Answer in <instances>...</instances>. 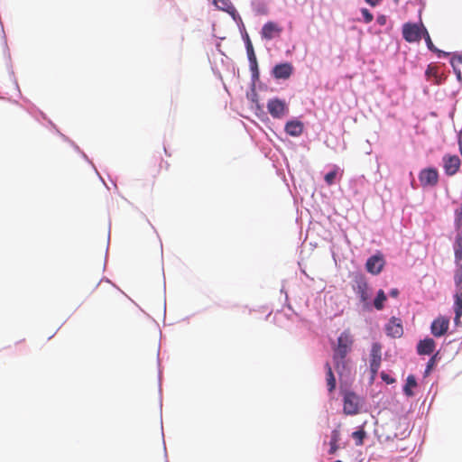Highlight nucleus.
I'll return each instance as SVG.
<instances>
[{
	"label": "nucleus",
	"mask_w": 462,
	"mask_h": 462,
	"mask_svg": "<svg viewBox=\"0 0 462 462\" xmlns=\"http://www.w3.org/2000/svg\"><path fill=\"white\" fill-rule=\"evenodd\" d=\"M354 343L353 337L349 330L343 331L337 338V346L334 349L333 359L338 366L339 361H343L351 351Z\"/></svg>",
	"instance_id": "nucleus-1"
},
{
	"label": "nucleus",
	"mask_w": 462,
	"mask_h": 462,
	"mask_svg": "<svg viewBox=\"0 0 462 462\" xmlns=\"http://www.w3.org/2000/svg\"><path fill=\"white\" fill-rule=\"evenodd\" d=\"M354 291L358 295L365 310H371L370 292L365 277L361 273L354 274Z\"/></svg>",
	"instance_id": "nucleus-2"
},
{
	"label": "nucleus",
	"mask_w": 462,
	"mask_h": 462,
	"mask_svg": "<svg viewBox=\"0 0 462 462\" xmlns=\"http://www.w3.org/2000/svg\"><path fill=\"white\" fill-rule=\"evenodd\" d=\"M423 28L422 24L406 23L402 25V36L408 42H418L422 38Z\"/></svg>",
	"instance_id": "nucleus-3"
},
{
	"label": "nucleus",
	"mask_w": 462,
	"mask_h": 462,
	"mask_svg": "<svg viewBox=\"0 0 462 462\" xmlns=\"http://www.w3.org/2000/svg\"><path fill=\"white\" fill-rule=\"evenodd\" d=\"M343 401V411L345 414L356 415L359 412L361 400L354 392H346Z\"/></svg>",
	"instance_id": "nucleus-4"
},
{
	"label": "nucleus",
	"mask_w": 462,
	"mask_h": 462,
	"mask_svg": "<svg viewBox=\"0 0 462 462\" xmlns=\"http://www.w3.org/2000/svg\"><path fill=\"white\" fill-rule=\"evenodd\" d=\"M419 180L423 188L434 187L439 181V172L434 168H427L420 171Z\"/></svg>",
	"instance_id": "nucleus-5"
},
{
	"label": "nucleus",
	"mask_w": 462,
	"mask_h": 462,
	"mask_svg": "<svg viewBox=\"0 0 462 462\" xmlns=\"http://www.w3.org/2000/svg\"><path fill=\"white\" fill-rule=\"evenodd\" d=\"M442 162L444 171L448 176L455 175L460 169L461 161L457 155L445 154Z\"/></svg>",
	"instance_id": "nucleus-6"
},
{
	"label": "nucleus",
	"mask_w": 462,
	"mask_h": 462,
	"mask_svg": "<svg viewBox=\"0 0 462 462\" xmlns=\"http://www.w3.org/2000/svg\"><path fill=\"white\" fill-rule=\"evenodd\" d=\"M382 361V345L378 342H375L372 345L371 353H370V370L374 376L381 365Z\"/></svg>",
	"instance_id": "nucleus-7"
},
{
	"label": "nucleus",
	"mask_w": 462,
	"mask_h": 462,
	"mask_svg": "<svg viewBox=\"0 0 462 462\" xmlns=\"http://www.w3.org/2000/svg\"><path fill=\"white\" fill-rule=\"evenodd\" d=\"M267 109L273 118H282L288 112V107L285 102L278 98L269 100L267 103Z\"/></svg>",
	"instance_id": "nucleus-8"
},
{
	"label": "nucleus",
	"mask_w": 462,
	"mask_h": 462,
	"mask_svg": "<svg viewBox=\"0 0 462 462\" xmlns=\"http://www.w3.org/2000/svg\"><path fill=\"white\" fill-rule=\"evenodd\" d=\"M448 328L449 319L444 316H439L432 321L430 331L434 337H439L448 332Z\"/></svg>",
	"instance_id": "nucleus-9"
},
{
	"label": "nucleus",
	"mask_w": 462,
	"mask_h": 462,
	"mask_svg": "<svg viewBox=\"0 0 462 462\" xmlns=\"http://www.w3.org/2000/svg\"><path fill=\"white\" fill-rule=\"evenodd\" d=\"M384 263L385 262L383 255L381 254H377L367 259L365 268L371 274L377 275L382 272Z\"/></svg>",
	"instance_id": "nucleus-10"
},
{
	"label": "nucleus",
	"mask_w": 462,
	"mask_h": 462,
	"mask_svg": "<svg viewBox=\"0 0 462 462\" xmlns=\"http://www.w3.org/2000/svg\"><path fill=\"white\" fill-rule=\"evenodd\" d=\"M282 32V26L274 22L269 21L262 27L261 36L263 39L270 41L275 37H279Z\"/></svg>",
	"instance_id": "nucleus-11"
},
{
	"label": "nucleus",
	"mask_w": 462,
	"mask_h": 462,
	"mask_svg": "<svg viewBox=\"0 0 462 462\" xmlns=\"http://www.w3.org/2000/svg\"><path fill=\"white\" fill-rule=\"evenodd\" d=\"M385 332L387 336L399 338L403 335V327L402 320L398 318L392 317L389 322L385 325Z\"/></svg>",
	"instance_id": "nucleus-12"
},
{
	"label": "nucleus",
	"mask_w": 462,
	"mask_h": 462,
	"mask_svg": "<svg viewBox=\"0 0 462 462\" xmlns=\"http://www.w3.org/2000/svg\"><path fill=\"white\" fill-rule=\"evenodd\" d=\"M292 71V65L289 62H285L275 65L273 69V75L278 79H287L291 76Z\"/></svg>",
	"instance_id": "nucleus-13"
},
{
	"label": "nucleus",
	"mask_w": 462,
	"mask_h": 462,
	"mask_svg": "<svg viewBox=\"0 0 462 462\" xmlns=\"http://www.w3.org/2000/svg\"><path fill=\"white\" fill-rule=\"evenodd\" d=\"M453 309H454V312H455L454 323L456 326H460L461 325L460 319L462 317V291L461 290H456V292L454 295Z\"/></svg>",
	"instance_id": "nucleus-14"
},
{
	"label": "nucleus",
	"mask_w": 462,
	"mask_h": 462,
	"mask_svg": "<svg viewBox=\"0 0 462 462\" xmlns=\"http://www.w3.org/2000/svg\"><path fill=\"white\" fill-rule=\"evenodd\" d=\"M436 343L432 338H425L420 340L417 345V352L419 355H430L434 352Z\"/></svg>",
	"instance_id": "nucleus-15"
},
{
	"label": "nucleus",
	"mask_w": 462,
	"mask_h": 462,
	"mask_svg": "<svg viewBox=\"0 0 462 462\" xmlns=\"http://www.w3.org/2000/svg\"><path fill=\"white\" fill-rule=\"evenodd\" d=\"M284 129L291 136H300L303 132V124L300 120H291L286 123Z\"/></svg>",
	"instance_id": "nucleus-16"
},
{
	"label": "nucleus",
	"mask_w": 462,
	"mask_h": 462,
	"mask_svg": "<svg viewBox=\"0 0 462 462\" xmlns=\"http://www.w3.org/2000/svg\"><path fill=\"white\" fill-rule=\"evenodd\" d=\"M340 440V430L335 429L331 431L328 454L334 455L339 448L338 442Z\"/></svg>",
	"instance_id": "nucleus-17"
},
{
	"label": "nucleus",
	"mask_w": 462,
	"mask_h": 462,
	"mask_svg": "<svg viewBox=\"0 0 462 462\" xmlns=\"http://www.w3.org/2000/svg\"><path fill=\"white\" fill-rule=\"evenodd\" d=\"M245 47H246V52H247L248 60L250 61L251 68H252V69H255L257 71V60H256V56L254 53L253 44H252L248 35H246Z\"/></svg>",
	"instance_id": "nucleus-18"
},
{
	"label": "nucleus",
	"mask_w": 462,
	"mask_h": 462,
	"mask_svg": "<svg viewBox=\"0 0 462 462\" xmlns=\"http://www.w3.org/2000/svg\"><path fill=\"white\" fill-rule=\"evenodd\" d=\"M455 261L459 264L462 261V231L457 232L454 243Z\"/></svg>",
	"instance_id": "nucleus-19"
},
{
	"label": "nucleus",
	"mask_w": 462,
	"mask_h": 462,
	"mask_svg": "<svg viewBox=\"0 0 462 462\" xmlns=\"http://www.w3.org/2000/svg\"><path fill=\"white\" fill-rule=\"evenodd\" d=\"M325 369L328 390L329 393H332L336 388V378L334 376L332 367L329 365V363L325 364Z\"/></svg>",
	"instance_id": "nucleus-20"
},
{
	"label": "nucleus",
	"mask_w": 462,
	"mask_h": 462,
	"mask_svg": "<svg viewBox=\"0 0 462 462\" xmlns=\"http://www.w3.org/2000/svg\"><path fill=\"white\" fill-rule=\"evenodd\" d=\"M450 63L457 79L462 80V55H454Z\"/></svg>",
	"instance_id": "nucleus-21"
},
{
	"label": "nucleus",
	"mask_w": 462,
	"mask_h": 462,
	"mask_svg": "<svg viewBox=\"0 0 462 462\" xmlns=\"http://www.w3.org/2000/svg\"><path fill=\"white\" fill-rule=\"evenodd\" d=\"M417 386V381L414 375L410 374L406 379V383L403 387V393L406 396L411 397L414 395L412 388Z\"/></svg>",
	"instance_id": "nucleus-22"
},
{
	"label": "nucleus",
	"mask_w": 462,
	"mask_h": 462,
	"mask_svg": "<svg viewBox=\"0 0 462 462\" xmlns=\"http://www.w3.org/2000/svg\"><path fill=\"white\" fill-rule=\"evenodd\" d=\"M387 297L384 291L383 290H379L375 299L374 300L373 305L377 310H381L383 309Z\"/></svg>",
	"instance_id": "nucleus-23"
},
{
	"label": "nucleus",
	"mask_w": 462,
	"mask_h": 462,
	"mask_svg": "<svg viewBox=\"0 0 462 462\" xmlns=\"http://www.w3.org/2000/svg\"><path fill=\"white\" fill-rule=\"evenodd\" d=\"M422 37L425 39V42H426L427 47H428L431 51H434V52L439 53V56H440L441 54H443V55H448V53H445V52H443V51H441L438 50V49L434 46V44H433V42H432V41H431V39H430V34H429V32H428V31H427V29H426V28H423Z\"/></svg>",
	"instance_id": "nucleus-24"
},
{
	"label": "nucleus",
	"mask_w": 462,
	"mask_h": 462,
	"mask_svg": "<svg viewBox=\"0 0 462 462\" xmlns=\"http://www.w3.org/2000/svg\"><path fill=\"white\" fill-rule=\"evenodd\" d=\"M366 437V432L364 429H360L352 433V438L356 441V446H362L364 444V439Z\"/></svg>",
	"instance_id": "nucleus-25"
},
{
	"label": "nucleus",
	"mask_w": 462,
	"mask_h": 462,
	"mask_svg": "<svg viewBox=\"0 0 462 462\" xmlns=\"http://www.w3.org/2000/svg\"><path fill=\"white\" fill-rule=\"evenodd\" d=\"M455 225L457 232L462 231V204L455 210Z\"/></svg>",
	"instance_id": "nucleus-26"
},
{
	"label": "nucleus",
	"mask_w": 462,
	"mask_h": 462,
	"mask_svg": "<svg viewBox=\"0 0 462 462\" xmlns=\"http://www.w3.org/2000/svg\"><path fill=\"white\" fill-rule=\"evenodd\" d=\"M459 268L457 269L454 276L457 290L462 291V264L459 263Z\"/></svg>",
	"instance_id": "nucleus-27"
},
{
	"label": "nucleus",
	"mask_w": 462,
	"mask_h": 462,
	"mask_svg": "<svg viewBox=\"0 0 462 462\" xmlns=\"http://www.w3.org/2000/svg\"><path fill=\"white\" fill-rule=\"evenodd\" d=\"M215 5L224 11H228L229 9H233L230 2L228 0H214Z\"/></svg>",
	"instance_id": "nucleus-28"
},
{
	"label": "nucleus",
	"mask_w": 462,
	"mask_h": 462,
	"mask_svg": "<svg viewBox=\"0 0 462 462\" xmlns=\"http://www.w3.org/2000/svg\"><path fill=\"white\" fill-rule=\"evenodd\" d=\"M337 168L335 167V169L329 172H328L326 175H325V181L326 183L330 186L332 184H334L335 182V179L337 177Z\"/></svg>",
	"instance_id": "nucleus-29"
},
{
	"label": "nucleus",
	"mask_w": 462,
	"mask_h": 462,
	"mask_svg": "<svg viewBox=\"0 0 462 462\" xmlns=\"http://www.w3.org/2000/svg\"><path fill=\"white\" fill-rule=\"evenodd\" d=\"M425 74L428 79H430L431 77L437 78L438 68L436 66L430 64L428 66Z\"/></svg>",
	"instance_id": "nucleus-30"
},
{
	"label": "nucleus",
	"mask_w": 462,
	"mask_h": 462,
	"mask_svg": "<svg viewBox=\"0 0 462 462\" xmlns=\"http://www.w3.org/2000/svg\"><path fill=\"white\" fill-rule=\"evenodd\" d=\"M361 13L363 14V17H364V20L366 23H369L373 21L374 19V16L373 14L370 13V11L366 8H363L361 10Z\"/></svg>",
	"instance_id": "nucleus-31"
},
{
	"label": "nucleus",
	"mask_w": 462,
	"mask_h": 462,
	"mask_svg": "<svg viewBox=\"0 0 462 462\" xmlns=\"http://www.w3.org/2000/svg\"><path fill=\"white\" fill-rule=\"evenodd\" d=\"M381 378L383 382H385L388 384L393 383L395 382V379L391 377L389 374H387L384 372L381 373Z\"/></svg>",
	"instance_id": "nucleus-32"
},
{
	"label": "nucleus",
	"mask_w": 462,
	"mask_h": 462,
	"mask_svg": "<svg viewBox=\"0 0 462 462\" xmlns=\"http://www.w3.org/2000/svg\"><path fill=\"white\" fill-rule=\"evenodd\" d=\"M382 0H365V2L372 6L377 5Z\"/></svg>",
	"instance_id": "nucleus-33"
},
{
	"label": "nucleus",
	"mask_w": 462,
	"mask_h": 462,
	"mask_svg": "<svg viewBox=\"0 0 462 462\" xmlns=\"http://www.w3.org/2000/svg\"><path fill=\"white\" fill-rule=\"evenodd\" d=\"M434 361H435V357L430 358V360L429 361L428 365H427V370H430L432 367Z\"/></svg>",
	"instance_id": "nucleus-34"
},
{
	"label": "nucleus",
	"mask_w": 462,
	"mask_h": 462,
	"mask_svg": "<svg viewBox=\"0 0 462 462\" xmlns=\"http://www.w3.org/2000/svg\"><path fill=\"white\" fill-rule=\"evenodd\" d=\"M398 294H399V291H398V290H397V289H393V290L390 291V295H391L392 297H397V296H398Z\"/></svg>",
	"instance_id": "nucleus-35"
},
{
	"label": "nucleus",
	"mask_w": 462,
	"mask_h": 462,
	"mask_svg": "<svg viewBox=\"0 0 462 462\" xmlns=\"http://www.w3.org/2000/svg\"><path fill=\"white\" fill-rule=\"evenodd\" d=\"M383 20H384V17H382V19H379V23H383Z\"/></svg>",
	"instance_id": "nucleus-36"
},
{
	"label": "nucleus",
	"mask_w": 462,
	"mask_h": 462,
	"mask_svg": "<svg viewBox=\"0 0 462 462\" xmlns=\"http://www.w3.org/2000/svg\"><path fill=\"white\" fill-rule=\"evenodd\" d=\"M383 20H384V17H382V19H379V23H383Z\"/></svg>",
	"instance_id": "nucleus-37"
},
{
	"label": "nucleus",
	"mask_w": 462,
	"mask_h": 462,
	"mask_svg": "<svg viewBox=\"0 0 462 462\" xmlns=\"http://www.w3.org/2000/svg\"><path fill=\"white\" fill-rule=\"evenodd\" d=\"M383 20H384V17H382V19H379V23H383Z\"/></svg>",
	"instance_id": "nucleus-38"
}]
</instances>
